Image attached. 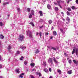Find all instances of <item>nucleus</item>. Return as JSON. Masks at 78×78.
I'll list each match as a JSON object with an SVG mask.
<instances>
[{
    "label": "nucleus",
    "instance_id": "f257e3e1",
    "mask_svg": "<svg viewBox=\"0 0 78 78\" xmlns=\"http://www.w3.org/2000/svg\"><path fill=\"white\" fill-rule=\"evenodd\" d=\"M48 61L50 66H52L53 64V58H49L48 59Z\"/></svg>",
    "mask_w": 78,
    "mask_h": 78
},
{
    "label": "nucleus",
    "instance_id": "f03ea898",
    "mask_svg": "<svg viewBox=\"0 0 78 78\" xmlns=\"http://www.w3.org/2000/svg\"><path fill=\"white\" fill-rule=\"evenodd\" d=\"M26 33H27V36H29L30 38H32V37H33L32 33H31V32L30 31V30H29L27 31Z\"/></svg>",
    "mask_w": 78,
    "mask_h": 78
},
{
    "label": "nucleus",
    "instance_id": "7ed1b4c3",
    "mask_svg": "<svg viewBox=\"0 0 78 78\" xmlns=\"http://www.w3.org/2000/svg\"><path fill=\"white\" fill-rule=\"evenodd\" d=\"M24 38V36H23L22 35H19L18 39L20 41V42H22L23 41Z\"/></svg>",
    "mask_w": 78,
    "mask_h": 78
},
{
    "label": "nucleus",
    "instance_id": "20e7f679",
    "mask_svg": "<svg viewBox=\"0 0 78 78\" xmlns=\"http://www.w3.org/2000/svg\"><path fill=\"white\" fill-rule=\"evenodd\" d=\"M53 60L55 64H58V61L56 60L55 58L53 57Z\"/></svg>",
    "mask_w": 78,
    "mask_h": 78
},
{
    "label": "nucleus",
    "instance_id": "39448f33",
    "mask_svg": "<svg viewBox=\"0 0 78 78\" xmlns=\"http://www.w3.org/2000/svg\"><path fill=\"white\" fill-rule=\"evenodd\" d=\"M20 48L22 49V50H25V48H26V47H25V46H20Z\"/></svg>",
    "mask_w": 78,
    "mask_h": 78
},
{
    "label": "nucleus",
    "instance_id": "423d86ee",
    "mask_svg": "<svg viewBox=\"0 0 78 78\" xmlns=\"http://www.w3.org/2000/svg\"><path fill=\"white\" fill-rule=\"evenodd\" d=\"M73 62L75 64H76V65H77L78 63V61H76L75 60H73Z\"/></svg>",
    "mask_w": 78,
    "mask_h": 78
},
{
    "label": "nucleus",
    "instance_id": "0eeeda50",
    "mask_svg": "<svg viewBox=\"0 0 78 78\" xmlns=\"http://www.w3.org/2000/svg\"><path fill=\"white\" fill-rule=\"evenodd\" d=\"M57 72L58 73H59V75H61V73H62V72H61V70L59 69H58L57 70Z\"/></svg>",
    "mask_w": 78,
    "mask_h": 78
},
{
    "label": "nucleus",
    "instance_id": "6e6552de",
    "mask_svg": "<svg viewBox=\"0 0 78 78\" xmlns=\"http://www.w3.org/2000/svg\"><path fill=\"white\" fill-rule=\"evenodd\" d=\"M71 8L72 9L74 10V9H76L77 8L76 7H75V6H73L71 7Z\"/></svg>",
    "mask_w": 78,
    "mask_h": 78
},
{
    "label": "nucleus",
    "instance_id": "1a4fd4ad",
    "mask_svg": "<svg viewBox=\"0 0 78 78\" xmlns=\"http://www.w3.org/2000/svg\"><path fill=\"white\" fill-rule=\"evenodd\" d=\"M67 73H68V74H69V75L71 74V73H72V70H70L68 71Z\"/></svg>",
    "mask_w": 78,
    "mask_h": 78
},
{
    "label": "nucleus",
    "instance_id": "9d476101",
    "mask_svg": "<svg viewBox=\"0 0 78 78\" xmlns=\"http://www.w3.org/2000/svg\"><path fill=\"white\" fill-rule=\"evenodd\" d=\"M39 13L40 14V16H43V14H42V11H39Z\"/></svg>",
    "mask_w": 78,
    "mask_h": 78
},
{
    "label": "nucleus",
    "instance_id": "9b49d317",
    "mask_svg": "<svg viewBox=\"0 0 78 78\" xmlns=\"http://www.w3.org/2000/svg\"><path fill=\"white\" fill-rule=\"evenodd\" d=\"M24 75V73H22L20 74V75L19 76V77H20V78H22L23 77V76Z\"/></svg>",
    "mask_w": 78,
    "mask_h": 78
},
{
    "label": "nucleus",
    "instance_id": "f8f14e48",
    "mask_svg": "<svg viewBox=\"0 0 78 78\" xmlns=\"http://www.w3.org/2000/svg\"><path fill=\"white\" fill-rule=\"evenodd\" d=\"M44 71L45 72H46V73H48V71L47 69L45 68L44 69Z\"/></svg>",
    "mask_w": 78,
    "mask_h": 78
},
{
    "label": "nucleus",
    "instance_id": "ddd939ff",
    "mask_svg": "<svg viewBox=\"0 0 78 78\" xmlns=\"http://www.w3.org/2000/svg\"><path fill=\"white\" fill-rule=\"evenodd\" d=\"M30 65L31 67H34V66H35V64L33 62H32L30 64Z\"/></svg>",
    "mask_w": 78,
    "mask_h": 78
},
{
    "label": "nucleus",
    "instance_id": "4468645a",
    "mask_svg": "<svg viewBox=\"0 0 78 78\" xmlns=\"http://www.w3.org/2000/svg\"><path fill=\"white\" fill-rule=\"evenodd\" d=\"M57 3H58V5H60V3H61V0L57 1Z\"/></svg>",
    "mask_w": 78,
    "mask_h": 78
},
{
    "label": "nucleus",
    "instance_id": "2eb2a0df",
    "mask_svg": "<svg viewBox=\"0 0 78 78\" xmlns=\"http://www.w3.org/2000/svg\"><path fill=\"white\" fill-rule=\"evenodd\" d=\"M31 13L33 16H34V11L33 10H31Z\"/></svg>",
    "mask_w": 78,
    "mask_h": 78
},
{
    "label": "nucleus",
    "instance_id": "dca6fc26",
    "mask_svg": "<svg viewBox=\"0 0 78 78\" xmlns=\"http://www.w3.org/2000/svg\"><path fill=\"white\" fill-rule=\"evenodd\" d=\"M39 50H38V49H36L35 53H36V54H37V53H39Z\"/></svg>",
    "mask_w": 78,
    "mask_h": 78
},
{
    "label": "nucleus",
    "instance_id": "f3484780",
    "mask_svg": "<svg viewBox=\"0 0 78 78\" xmlns=\"http://www.w3.org/2000/svg\"><path fill=\"white\" fill-rule=\"evenodd\" d=\"M53 34L54 36H56V35L57 34L56 33V32L55 31H54L53 32Z\"/></svg>",
    "mask_w": 78,
    "mask_h": 78
},
{
    "label": "nucleus",
    "instance_id": "a211bd4d",
    "mask_svg": "<svg viewBox=\"0 0 78 78\" xmlns=\"http://www.w3.org/2000/svg\"><path fill=\"white\" fill-rule=\"evenodd\" d=\"M75 52V49L74 48L73 49L72 52V54L73 55L74 53Z\"/></svg>",
    "mask_w": 78,
    "mask_h": 78
},
{
    "label": "nucleus",
    "instance_id": "6ab92c4d",
    "mask_svg": "<svg viewBox=\"0 0 78 78\" xmlns=\"http://www.w3.org/2000/svg\"><path fill=\"white\" fill-rule=\"evenodd\" d=\"M44 66H45L47 64V63L45 61H44L43 62V63L42 64Z\"/></svg>",
    "mask_w": 78,
    "mask_h": 78
},
{
    "label": "nucleus",
    "instance_id": "aec40b11",
    "mask_svg": "<svg viewBox=\"0 0 78 78\" xmlns=\"http://www.w3.org/2000/svg\"><path fill=\"white\" fill-rule=\"evenodd\" d=\"M8 4H9V2L4 3H3V6H5V5H8Z\"/></svg>",
    "mask_w": 78,
    "mask_h": 78
},
{
    "label": "nucleus",
    "instance_id": "412c9836",
    "mask_svg": "<svg viewBox=\"0 0 78 78\" xmlns=\"http://www.w3.org/2000/svg\"><path fill=\"white\" fill-rule=\"evenodd\" d=\"M78 50L77 49H76V55H78Z\"/></svg>",
    "mask_w": 78,
    "mask_h": 78
},
{
    "label": "nucleus",
    "instance_id": "4be33fe9",
    "mask_svg": "<svg viewBox=\"0 0 78 78\" xmlns=\"http://www.w3.org/2000/svg\"><path fill=\"white\" fill-rule=\"evenodd\" d=\"M47 7L48 9H51V6L50 5H48Z\"/></svg>",
    "mask_w": 78,
    "mask_h": 78
},
{
    "label": "nucleus",
    "instance_id": "5701e85b",
    "mask_svg": "<svg viewBox=\"0 0 78 78\" xmlns=\"http://www.w3.org/2000/svg\"><path fill=\"white\" fill-rule=\"evenodd\" d=\"M55 9L56 11H58L59 10V9H58V8L56 7L55 8Z\"/></svg>",
    "mask_w": 78,
    "mask_h": 78
},
{
    "label": "nucleus",
    "instance_id": "b1692460",
    "mask_svg": "<svg viewBox=\"0 0 78 78\" xmlns=\"http://www.w3.org/2000/svg\"><path fill=\"white\" fill-rule=\"evenodd\" d=\"M0 38L1 39H3L4 38V36L3 35H0Z\"/></svg>",
    "mask_w": 78,
    "mask_h": 78
},
{
    "label": "nucleus",
    "instance_id": "393cba45",
    "mask_svg": "<svg viewBox=\"0 0 78 78\" xmlns=\"http://www.w3.org/2000/svg\"><path fill=\"white\" fill-rule=\"evenodd\" d=\"M11 48H12L11 45H9L8 48V49L9 50H10V49H11Z\"/></svg>",
    "mask_w": 78,
    "mask_h": 78
},
{
    "label": "nucleus",
    "instance_id": "a878e982",
    "mask_svg": "<svg viewBox=\"0 0 78 78\" xmlns=\"http://www.w3.org/2000/svg\"><path fill=\"white\" fill-rule=\"evenodd\" d=\"M37 75H39V76H42V74L41 73H37Z\"/></svg>",
    "mask_w": 78,
    "mask_h": 78
},
{
    "label": "nucleus",
    "instance_id": "bb28decb",
    "mask_svg": "<svg viewBox=\"0 0 78 78\" xmlns=\"http://www.w3.org/2000/svg\"><path fill=\"white\" fill-rule=\"evenodd\" d=\"M68 62L69 64H71L72 62V60L71 59H69L68 61Z\"/></svg>",
    "mask_w": 78,
    "mask_h": 78
},
{
    "label": "nucleus",
    "instance_id": "cd10ccee",
    "mask_svg": "<svg viewBox=\"0 0 78 78\" xmlns=\"http://www.w3.org/2000/svg\"><path fill=\"white\" fill-rule=\"evenodd\" d=\"M30 25H31L32 26H33L34 27V24H33V23L32 22H30Z\"/></svg>",
    "mask_w": 78,
    "mask_h": 78
},
{
    "label": "nucleus",
    "instance_id": "c85d7f7f",
    "mask_svg": "<svg viewBox=\"0 0 78 78\" xmlns=\"http://www.w3.org/2000/svg\"><path fill=\"white\" fill-rule=\"evenodd\" d=\"M66 13H67V16H70V12H69V11H67Z\"/></svg>",
    "mask_w": 78,
    "mask_h": 78
},
{
    "label": "nucleus",
    "instance_id": "c756f323",
    "mask_svg": "<svg viewBox=\"0 0 78 78\" xmlns=\"http://www.w3.org/2000/svg\"><path fill=\"white\" fill-rule=\"evenodd\" d=\"M48 22L49 23V24H51V23H52V20H50L48 21Z\"/></svg>",
    "mask_w": 78,
    "mask_h": 78
},
{
    "label": "nucleus",
    "instance_id": "7c9ffc66",
    "mask_svg": "<svg viewBox=\"0 0 78 78\" xmlns=\"http://www.w3.org/2000/svg\"><path fill=\"white\" fill-rule=\"evenodd\" d=\"M60 31H61V33H63L64 32V31L63 30V29H60Z\"/></svg>",
    "mask_w": 78,
    "mask_h": 78
},
{
    "label": "nucleus",
    "instance_id": "2f4dec72",
    "mask_svg": "<svg viewBox=\"0 0 78 78\" xmlns=\"http://www.w3.org/2000/svg\"><path fill=\"white\" fill-rule=\"evenodd\" d=\"M66 20H68V22H70V19H69V17H67Z\"/></svg>",
    "mask_w": 78,
    "mask_h": 78
},
{
    "label": "nucleus",
    "instance_id": "473e14b6",
    "mask_svg": "<svg viewBox=\"0 0 78 78\" xmlns=\"http://www.w3.org/2000/svg\"><path fill=\"white\" fill-rule=\"evenodd\" d=\"M51 49V50L52 49H53V50H56V48H54L53 47H52Z\"/></svg>",
    "mask_w": 78,
    "mask_h": 78
},
{
    "label": "nucleus",
    "instance_id": "72a5a7b5",
    "mask_svg": "<svg viewBox=\"0 0 78 78\" xmlns=\"http://www.w3.org/2000/svg\"><path fill=\"white\" fill-rule=\"evenodd\" d=\"M27 12H30V8H27Z\"/></svg>",
    "mask_w": 78,
    "mask_h": 78
},
{
    "label": "nucleus",
    "instance_id": "f704fd0d",
    "mask_svg": "<svg viewBox=\"0 0 78 78\" xmlns=\"http://www.w3.org/2000/svg\"><path fill=\"white\" fill-rule=\"evenodd\" d=\"M67 9L68 10V11H71V9H70V8L68 7L67 8Z\"/></svg>",
    "mask_w": 78,
    "mask_h": 78
},
{
    "label": "nucleus",
    "instance_id": "c9c22d12",
    "mask_svg": "<svg viewBox=\"0 0 78 78\" xmlns=\"http://www.w3.org/2000/svg\"><path fill=\"white\" fill-rule=\"evenodd\" d=\"M42 33L41 32H40L39 34V35L40 36V37H42Z\"/></svg>",
    "mask_w": 78,
    "mask_h": 78
},
{
    "label": "nucleus",
    "instance_id": "e433bc0d",
    "mask_svg": "<svg viewBox=\"0 0 78 78\" xmlns=\"http://www.w3.org/2000/svg\"><path fill=\"white\" fill-rule=\"evenodd\" d=\"M43 21V20L42 19H40V21H39L40 22H41V23Z\"/></svg>",
    "mask_w": 78,
    "mask_h": 78
},
{
    "label": "nucleus",
    "instance_id": "4c0bfd02",
    "mask_svg": "<svg viewBox=\"0 0 78 78\" xmlns=\"http://www.w3.org/2000/svg\"><path fill=\"white\" fill-rule=\"evenodd\" d=\"M16 71L17 72V73H19V72H20V71H19V69H17L16 70Z\"/></svg>",
    "mask_w": 78,
    "mask_h": 78
},
{
    "label": "nucleus",
    "instance_id": "58836bf2",
    "mask_svg": "<svg viewBox=\"0 0 78 78\" xmlns=\"http://www.w3.org/2000/svg\"><path fill=\"white\" fill-rule=\"evenodd\" d=\"M0 26H1V27L3 26V23L2 22H0Z\"/></svg>",
    "mask_w": 78,
    "mask_h": 78
},
{
    "label": "nucleus",
    "instance_id": "ea45409f",
    "mask_svg": "<svg viewBox=\"0 0 78 78\" xmlns=\"http://www.w3.org/2000/svg\"><path fill=\"white\" fill-rule=\"evenodd\" d=\"M24 58L23 56H21V58H20V60H21V61H22L23 59H23Z\"/></svg>",
    "mask_w": 78,
    "mask_h": 78
},
{
    "label": "nucleus",
    "instance_id": "a19ab883",
    "mask_svg": "<svg viewBox=\"0 0 78 78\" xmlns=\"http://www.w3.org/2000/svg\"><path fill=\"white\" fill-rule=\"evenodd\" d=\"M0 61H2V57L1 55H0Z\"/></svg>",
    "mask_w": 78,
    "mask_h": 78
},
{
    "label": "nucleus",
    "instance_id": "79ce46f5",
    "mask_svg": "<svg viewBox=\"0 0 78 78\" xmlns=\"http://www.w3.org/2000/svg\"><path fill=\"white\" fill-rule=\"evenodd\" d=\"M29 18L30 19H31V18H32V15L30 14V15L29 16Z\"/></svg>",
    "mask_w": 78,
    "mask_h": 78
},
{
    "label": "nucleus",
    "instance_id": "37998d69",
    "mask_svg": "<svg viewBox=\"0 0 78 78\" xmlns=\"http://www.w3.org/2000/svg\"><path fill=\"white\" fill-rule=\"evenodd\" d=\"M17 10L18 12H19L20 11V9L19 8H18L17 9Z\"/></svg>",
    "mask_w": 78,
    "mask_h": 78
},
{
    "label": "nucleus",
    "instance_id": "c03bdc74",
    "mask_svg": "<svg viewBox=\"0 0 78 78\" xmlns=\"http://www.w3.org/2000/svg\"><path fill=\"white\" fill-rule=\"evenodd\" d=\"M49 72H51V68H49Z\"/></svg>",
    "mask_w": 78,
    "mask_h": 78
},
{
    "label": "nucleus",
    "instance_id": "a18cd8bd",
    "mask_svg": "<svg viewBox=\"0 0 78 78\" xmlns=\"http://www.w3.org/2000/svg\"><path fill=\"white\" fill-rule=\"evenodd\" d=\"M30 78H34V77L33 75H30Z\"/></svg>",
    "mask_w": 78,
    "mask_h": 78
},
{
    "label": "nucleus",
    "instance_id": "49530a36",
    "mask_svg": "<svg viewBox=\"0 0 78 78\" xmlns=\"http://www.w3.org/2000/svg\"><path fill=\"white\" fill-rule=\"evenodd\" d=\"M43 26H40L39 27V28H40V29L41 30V29H42V28H43Z\"/></svg>",
    "mask_w": 78,
    "mask_h": 78
},
{
    "label": "nucleus",
    "instance_id": "de8ad7c7",
    "mask_svg": "<svg viewBox=\"0 0 78 78\" xmlns=\"http://www.w3.org/2000/svg\"><path fill=\"white\" fill-rule=\"evenodd\" d=\"M24 64L25 65H27V62H24Z\"/></svg>",
    "mask_w": 78,
    "mask_h": 78
},
{
    "label": "nucleus",
    "instance_id": "09e8293b",
    "mask_svg": "<svg viewBox=\"0 0 78 78\" xmlns=\"http://www.w3.org/2000/svg\"><path fill=\"white\" fill-rule=\"evenodd\" d=\"M32 71H34L35 72H36V70L35 69H32Z\"/></svg>",
    "mask_w": 78,
    "mask_h": 78
},
{
    "label": "nucleus",
    "instance_id": "8fccbe9b",
    "mask_svg": "<svg viewBox=\"0 0 78 78\" xmlns=\"http://www.w3.org/2000/svg\"><path fill=\"white\" fill-rule=\"evenodd\" d=\"M17 54H20V51H17Z\"/></svg>",
    "mask_w": 78,
    "mask_h": 78
},
{
    "label": "nucleus",
    "instance_id": "3c124183",
    "mask_svg": "<svg viewBox=\"0 0 78 78\" xmlns=\"http://www.w3.org/2000/svg\"><path fill=\"white\" fill-rule=\"evenodd\" d=\"M76 2L77 4H78V0H76Z\"/></svg>",
    "mask_w": 78,
    "mask_h": 78
},
{
    "label": "nucleus",
    "instance_id": "603ef678",
    "mask_svg": "<svg viewBox=\"0 0 78 78\" xmlns=\"http://www.w3.org/2000/svg\"><path fill=\"white\" fill-rule=\"evenodd\" d=\"M58 6H59L60 8H62V7H61V5L60 4H59L58 5Z\"/></svg>",
    "mask_w": 78,
    "mask_h": 78
},
{
    "label": "nucleus",
    "instance_id": "864d4df0",
    "mask_svg": "<svg viewBox=\"0 0 78 78\" xmlns=\"http://www.w3.org/2000/svg\"><path fill=\"white\" fill-rule=\"evenodd\" d=\"M45 35H48V33H45Z\"/></svg>",
    "mask_w": 78,
    "mask_h": 78
},
{
    "label": "nucleus",
    "instance_id": "5fc2aeb1",
    "mask_svg": "<svg viewBox=\"0 0 78 78\" xmlns=\"http://www.w3.org/2000/svg\"><path fill=\"white\" fill-rule=\"evenodd\" d=\"M61 3H64V1H61Z\"/></svg>",
    "mask_w": 78,
    "mask_h": 78
},
{
    "label": "nucleus",
    "instance_id": "6e6d98bb",
    "mask_svg": "<svg viewBox=\"0 0 78 78\" xmlns=\"http://www.w3.org/2000/svg\"><path fill=\"white\" fill-rule=\"evenodd\" d=\"M38 34H39V33L38 32H37L36 33V35L37 36V35H38Z\"/></svg>",
    "mask_w": 78,
    "mask_h": 78
},
{
    "label": "nucleus",
    "instance_id": "4d7b16f0",
    "mask_svg": "<svg viewBox=\"0 0 78 78\" xmlns=\"http://www.w3.org/2000/svg\"><path fill=\"white\" fill-rule=\"evenodd\" d=\"M49 78H54L53 77V76H50L49 77Z\"/></svg>",
    "mask_w": 78,
    "mask_h": 78
},
{
    "label": "nucleus",
    "instance_id": "13d9d810",
    "mask_svg": "<svg viewBox=\"0 0 78 78\" xmlns=\"http://www.w3.org/2000/svg\"><path fill=\"white\" fill-rule=\"evenodd\" d=\"M54 4L55 5H57V3H56V2H54Z\"/></svg>",
    "mask_w": 78,
    "mask_h": 78
},
{
    "label": "nucleus",
    "instance_id": "bf43d9fd",
    "mask_svg": "<svg viewBox=\"0 0 78 78\" xmlns=\"http://www.w3.org/2000/svg\"><path fill=\"white\" fill-rule=\"evenodd\" d=\"M69 2H70V0H69L67 2V3H69Z\"/></svg>",
    "mask_w": 78,
    "mask_h": 78
},
{
    "label": "nucleus",
    "instance_id": "052dcab7",
    "mask_svg": "<svg viewBox=\"0 0 78 78\" xmlns=\"http://www.w3.org/2000/svg\"><path fill=\"white\" fill-rule=\"evenodd\" d=\"M2 65H1V64H0V68H2Z\"/></svg>",
    "mask_w": 78,
    "mask_h": 78
},
{
    "label": "nucleus",
    "instance_id": "680f3d73",
    "mask_svg": "<svg viewBox=\"0 0 78 78\" xmlns=\"http://www.w3.org/2000/svg\"><path fill=\"white\" fill-rule=\"evenodd\" d=\"M50 39H53V37H50Z\"/></svg>",
    "mask_w": 78,
    "mask_h": 78
},
{
    "label": "nucleus",
    "instance_id": "e2e57ef3",
    "mask_svg": "<svg viewBox=\"0 0 78 78\" xmlns=\"http://www.w3.org/2000/svg\"><path fill=\"white\" fill-rule=\"evenodd\" d=\"M48 48H49V49H50V47L49 46H47Z\"/></svg>",
    "mask_w": 78,
    "mask_h": 78
},
{
    "label": "nucleus",
    "instance_id": "0e129e2a",
    "mask_svg": "<svg viewBox=\"0 0 78 78\" xmlns=\"http://www.w3.org/2000/svg\"><path fill=\"white\" fill-rule=\"evenodd\" d=\"M69 22H66V24H69Z\"/></svg>",
    "mask_w": 78,
    "mask_h": 78
},
{
    "label": "nucleus",
    "instance_id": "69168bd1",
    "mask_svg": "<svg viewBox=\"0 0 78 78\" xmlns=\"http://www.w3.org/2000/svg\"><path fill=\"white\" fill-rule=\"evenodd\" d=\"M1 45H2V44H1V41H0V47L1 46Z\"/></svg>",
    "mask_w": 78,
    "mask_h": 78
},
{
    "label": "nucleus",
    "instance_id": "338daca9",
    "mask_svg": "<svg viewBox=\"0 0 78 78\" xmlns=\"http://www.w3.org/2000/svg\"><path fill=\"white\" fill-rule=\"evenodd\" d=\"M66 54H67L66 53H64V55H66Z\"/></svg>",
    "mask_w": 78,
    "mask_h": 78
},
{
    "label": "nucleus",
    "instance_id": "774afa93",
    "mask_svg": "<svg viewBox=\"0 0 78 78\" xmlns=\"http://www.w3.org/2000/svg\"><path fill=\"white\" fill-rule=\"evenodd\" d=\"M0 78H3V77L2 76H0Z\"/></svg>",
    "mask_w": 78,
    "mask_h": 78
}]
</instances>
